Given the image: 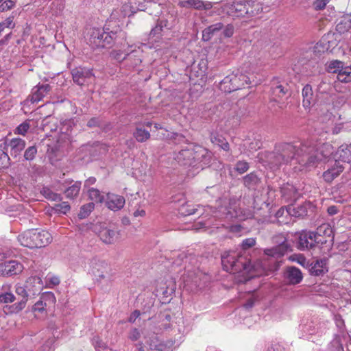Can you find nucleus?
I'll list each match as a JSON object with an SVG mask.
<instances>
[{
  "label": "nucleus",
  "instance_id": "obj_1",
  "mask_svg": "<svg viewBox=\"0 0 351 351\" xmlns=\"http://www.w3.org/2000/svg\"><path fill=\"white\" fill-rule=\"evenodd\" d=\"M319 158L309 142L282 143L276 145L274 150L268 155L271 168L279 169L282 165L298 164L295 171H310L317 166Z\"/></svg>",
  "mask_w": 351,
  "mask_h": 351
},
{
  "label": "nucleus",
  "instance_id": "obj_2",
  "mask_svg": "<svg viewBox=\"0 0 351 351\" xmlns=\"http://www.w3.org/2000/svg\"><path fill=\"white\" fill-rule=\"evenodd\" d=\"M272 241L276 245L264 250V265L268 270L274 271L278 270L282 264L280 259L291 250V245L283 234L274 237Z\"/></svg>",
  "mask_w": 351,
  "mask_h": 351
},
{
  "label": "nucleus",
  "instance_id": "obj_3",
  "mask_svg": "<svg viewBox=\"0 0 351 351\" xmlns=\"http://www.w3.org/2000/svg\"><path fill=\"white\" fill-rule=\"evenodd\" d=\"M210 158V154L204 148L190 145L176 154L174 158L181 166L203 169L204 166L208 163Z\"/></svg>",
  "mask_w": 351,
  "mask_h": 351
},
{
  "label": "nucleus",
  "instance_id": "obj_4",
  "mask_svg": "<svg viewBox=\"0 0 351 351\" xmlns=\"http://www.w3.org/2000/svg\"><path fill=\"white\" fill-rule=\"evenodd\" d=\"M118 36H123L124 33L121 30L107 32L104 29L93 27L88 33V44L93 49L110 48Z\"/></svg>",
  "mask_w": 351,
  "mask_h": 351
},
{
  "label": "nucleus",
  "instance_id": "obj_5",
  "mask_svg": "<svg viewBox=\"0 0 351 351\" xmlns=\"http://www.w3.org/2000/svg\"><path fill=\"white\" fill-rule=\"evenodd\" d=\"M17 239L22 245L29 248L45 247L52 241V237L48 231L38 229L25 231Z\"/></svg>",
  "mask_w": 351,
  "mask_h": 351
},
{
  "label": "nucleus",
  "instance_id": "obj_6",
  "mask_svg": "<svg viewBox=\"0 0 351 351\" xmlns=\"http://www.w3.org/2000/svg\"><path fill=\"white\" fill-rule=\"evenodd\" d=\"M223 269L231 274L250 270L251 264L246 257L239 255L235 252H226L221 255Z\"/></svg>",
  "mask_w": 351,
  "mask_h": 351
},
{
  "label": "nucleus",
  "instance_id": "obj_7",
  "mask_svg": "<svg viewBox=\"0 0 351 351\" xmlns=\"http://www.w3.org/2000/svg\"><path fill=\"white\" fill-rule=\"evenodd\" d=\"M109 267L106 262L97 258H93L90 261V272L101 281L109 276Z\"/></svg>",
  "mask_w": 351,
  "mask_h": 351
},
{
  "label": "nucleus",
  "instance_id": "obj_8",
  "mask_svg": "<svg viewBox=\"0 0 351 351\" xmlns=\"http://www.w3.org/2000/svg\"><path fill=\"white\" fill-rule=\"evenodd\" d=\"M315 234L313 231L302 230L298 233L296 247L298 250H311L315 247L314 243Z\"/></svg>",
  "mask_w": 351,
  "mask_h": 351
},
{
  "label": "nucleus",
  "instance_id": "obj_9",
  "mask_svg": "<svg viewBox=\"0 0 351 351\" xmlns=\"http://www.w3.org/2000/svg\"><path fill=\"white\" fill-rule=\"evenodd\" d=\"M14 289L17 295L16 300L18 301L12 306V312L17 313L25 307L27 302L29 298H30L27 293L29 290L28 289H25L24 286L21 284L16 285Z\"/></svg>",
  "mask_w": 351,
  "mask_h": 351
},
{
  "label": "nucleus",
  "instance_id": "obj_10",
  "mask_svg": "<svg viewBox=\"0 0 351 351\" xmlns=\"http://www.w3.org/2000/svg\"><path fill=\"white\" fill-rule=\"evenodd\" d=\"M23 269V265L17 261H9L0 263V275L3 276L19 274Z\"/></svg>",
  "mask_w": 351,
  "mask_h": 351
},
{
  "label": "nucleus",
  "instance_id": "obj_11",
  "mask_svg": "<svg viewBox=\"0 0 351 351\" xmlns=\"http://www.w3.org/2000/svg\"><path fill=\"white\" fill-rule=\"evenodd\" d=\"M178 6L183 8H193L197 10H209L213 8V3L202 0H184L178 2Z\"/></svg>",
  "mask_w": 351,
  "mask_h": 351
},
{
  "label": "nucleus",
  "instance_id": "obj_12",
  "mask_svg": "<svg viewBox=\"0 0 351 351\" xmlns=\"http://www.w3.org/2000/svg\"><path fill=\"white\" fill-rule=\"evenodd\" d=\"M269 204L267 203L265 197L254 196L253 202L254 215L257 217H267L269 214Z\"/></svg>",
  "mask_w": 351,
  "mask_h": 351
},
{
  "label": "nucleus",
  "instance_id": "obj_13",
  "mask_svg": "<svg viewBox=\"0 0 351 351\" xmlns=\"http://www.w3.org/2000/svg\"><path fill=\"white\" fill-rule=\"evenodd\" d=\"M119 232L113 226L101 227L98 232L100 239L106 244L113 243L118 238Z\"/></svg>",
  "mask_w": 351,
  "mask_h": 351
},
{
  "label": "nucleus",
  "instance_id": "obj_14",
  "mask_svg": "<svg viewBox=\"0 0 351 351\" xmlns=\"http://www.w3.org/2000/svg\"><path fill=\"white\" fill-rule=\"evenodd\" d=\"M3 144V149H6L7 147H10L11 156L16 158L25 147L26 143L25 140L21 138H13L10 141H5Z\"/></svg>",
  "mask_w": 351,
  "mask_h": 351
},
{
  "label": "nucleus",
  "instance_id": "obj_15",
  "mask_svg": "<svg viewBox=\"0 0 351 351\" xmlns=\"http://www.w3.org/2000/svg\"><path fill=\"white\" fill-rule=\"evenodd\" d=\"M51 90V87L49 84H38L32 89L31 94L29 95V99L32 103L38 102L42 100Z\"/></svg>",
  "mask_w": 351,
  "mask_h": 351
},
{
  "label": "nucleus",
  "instance_id": "obj_16",
  "mask_svg": "<svg viewBox=\"0 0 351 351\" xmlns=\"http://www.w3.org/2000/svg\"><path fill=\"white\" fill-rule=\"evenodd\" d=\"M284 277L289 285H295L299 284L303 279V275L300 269L295 266L286 267Z\"/></svg>",
  "mask_w": 351,
  "mask_h": 351
},
{
  "label": "nucleus",
  "instance_id": "obj_17",
  "mask_svg": "<svg viewBox=\"0 0 351 351\" xmlns=\"http://www.w3.org/2000/svg\"><path fill=\"white\" fill-rule=\"evenodd\" d=\"M71 74L73 82L80 86L84 85L86 80L93 75L92 70L82 67L73 69Z\"/></svg>",
  "mask_w": 351,
  "mask_h": 351
},
{
  "label": "nucleus",
  "instance_id": "obj_18",
  "mask_svg": "<svg viewBox=\"0 0 351 351\" xmlns=\"http://www.w3.org/2000/svg\"><path fill=\"white\" fill-rule=\"evenodd\" d=\"M55 302L56 298L53 293H44L40 296V300L33 306L32 311L34 312L43 313L45 311L47 304H54Z\"/></svg>",
  "mask_w": 351,
  "mask_h": 351
},
{
  "label": "nucleus",
  "instance_id": "obj_19",
  "mask_svg": "<svg viewBox=\"0 0 351 351\" xmlns=\"http://www.w3.org/2000/svg\"><path fill=\"white\" fill-rule=\"evenodd\" d=\"M328 260L326 258L316 260L312 262L308 266L309 267V273L311 276H322L328 272L327 267Z\"/></svg>",
  "mask_w": 351,
  "mask_h": 351
},
{
  "label": "nucleus",
  "instance_id": "obj_20",
  "mask_svg": "<svg viewBox=\"0 0 351 351\" xmlns=\"http://www.w3.org/2000/svg\"><path fill=\"white\" fill-rule=\"evenodd\" d=\"M230 79H231V83L232 86L228 88H226V90H239L244 87L245 84H247L248 83L249 77L237 71L236 73L233 72L230 75H228Z\"/></svg>",
  "mask_w": 351,
  "mask_h": 351
},
{
  "label": "nucleus",
  "instance_id": "obj_21",
  "mask_svg": "<svg viewBox=\"0 0 351 351\" xmlns=\"http://www.w3.org/2000/svg\"><path fill=\"white\" fill-rule=\"evenodd\" d=\"M106 204L107 207L112 210H121L125 204V199L123 196L108 193Z\"/></svg>",
  "mask_w": 351,
  "mask_h": 351
},
{
  "label": "nucleus",
  "instance_id": "obj_22",
  "mask_svg": "<svg viewBox=\"0 0 351 351\" xmlns=\"http://www.w3.org/2000/svg\"><path fill=\"white\" fill-rule=\"evenodd\" d=\"M280 193L286 202H295L299 197L297 189L289 183L284 184L280 188Z\"/></svg>",
  "mask_w": 351,
  "mask_h": 351
},
{
  "label": "nucleus",
  "instance_id": "obj_23",
  "mask_svg": "<svg viewBox=\"0 0 351 351\" xmlns=\"http://www.w3.org/2000/svg\"><path fill=\"white\" fill-rule=\"evenodd\" d=\"M230 206H221L219 213H221L220 215H216V217H219L221 218H225L227 220H231L234 218H237L239 216V210H238L236 208V203L234 204L230 203Z\"/></svg>",
  "mask_w": 351,
  "mask_h": 351
},
{
  "label": "nucleus",
  "instance_id": "obj_24",
  "mask_svg": "<svg viewBox=\"0 0 351 351\" xmlns=\"http://www.w3.org/2000/svg\"><path fill=\"white\" fill-rule=\"evenodd\" d=\"M343 170V167L336 160L335 165L323 173V178L326 182L330 183Z\"/></svg>",
  "mask_w": 351,
  "mask_h": 351
},
{
  "label": "nucleus",
  "instance_id": "obj_25",
  "mask_svg": "<svg viewBox=\"0 0 351 351\" xmlns=\"http://www.w3.org/2000/svg\"><path fill=\"white\" fill-rule=\"evenodd\" d=\"M223 28V24L220 22L207 27L202 31V40L209 41L213 36L217 34Z\"/></svg>",
  "mask_w": 351,
  "mask_h": 351
},
{
  "label": "nucleus",
  "instance_id": "obj_26",
  "mask_svg": "<svg viewBox=\"0 0 351 351\" xmlns=\"http://www.w3.org/2000/svg\"><path fill=\"white\" fill-rule=\"evenodd\" d=\"M246 4L247 1L234 3L230 8L229 14L235 18L246 17Z\"/></svg>",
  "mask_w": 351,
  "mask_h": 351
},
{
  "label": "nucleus",
  "instance_id": "obj_27",
  "mask_svg": "<svg viewBox=\"0 0 351 351\" xmlns=\"http://www.w3.org/2000/svg\"><path fill=\"white\" fill-rule=\"evenodd\" d=\"M41 280L36 277L29 278L25 282L23 285L25 289H29L27 292L30 298L39 293L40 286L36 287V285H40Z\"/></svg>",
  "mask_w": 351,
  "mask_h": 351
},
{
  "label": "nucleus",
  "instance_id": "obj_28",
  "mask_svg": "<svg viewBox=\"0 0 351 351\" xmlns=\"http://www.w3.org/2000/svg\"><path fill=\"white\" fill-rule=\"evenodd\" d=\"M314 234H318L319 237H326L329 239V242L332 245L334 240V232L331 226L328 223L321 224L316 229V231H313Z\"/></svg>",
  "mask_w": 351,
  "mask_h": 351
},
{
  "label": "nucleus",
  "instance_id": "obj_29",
  "mask_svg": "<svg viewBox=\"0 0 351 351\" xmlns=\"http://www.w3.org/2000/svg\"><path fill=\"white\" fill-rule=\"evenodd\" d=\"M246 6L247 18L255 16L263 10L262 5L255 1H247Z\"/></svg>",
  "mask_w": 351,
  "mask_h": 351
},
{
  "label": "nucleus",
  "instance_id": "obj_30",
  "mask_svg": "<svg viewBox=\"0 0 351 351\" xmlns=\"http://www.w3.org/2000/svg\"><path fill=\"white\" fill-rule=\"evenodd\" d=\"M243 182L249 189L256 190L261 184V179L254 173H250L243 178Z\"/></svg>",
  "mask_w": 351,
  "mask_h": 351
},
{
  "label": "nucleus",
  "instance_id": "obj_31",
  "mask_svg": "<svg viewBox=\"0 0 351 351\" xmlns=\"http://www.w3.org/2000/svg\"><path fill=\"white\" fill-rule=\"evenodd\" d=\"M337 158L345 162L350 163L351 162V146L349 145H341L337 149L336 153Z\"/></svg>",
  "mask_w": 351,
  "mask_h": 351
},
{
  "label": "nucleus",
  "instance_id": "obj_32",
  "mask_svg": "<svg viewBox=\"0 0 351 351\" xmlns=\"http://www.w3.org/2000/svg\"><path fill=\"white\" fill-rule=\"evenodd\" d=\"M303 105L308 107L314 101L313 92L311 85L306 84L302 89Z\"/></svg>",
  "mask_w": 351,
  "mask_h": 351
},
{
  "label": "nucleus",
  "instance_id": "obj_33",
  "mask_svg": "<svg viewBox=\"0 0 351 351\" xmlns=\"http://www.w3.org/2000/svg\"><path fill=\"white\" fill-rule=\"evenodd\" d=\"M315 149V154H317V157L319 158V160L317 161L319 162V160H322L323 158L326 159L332 154L333 152V147L330 144H324L321 149L319 152L315 149V146L312 145L311 143H309ZM318 163H317V165Z\"/></svg>",
  "mask_w": 351,
  "mask_h": 351
},
{
  "label": "nucleus",
  "instance_id": "obj_34",
  "mask_svg": "<svg viewBox=\"0 0 351 351\" xmlns=\"http://www.w3.org/2000/svg\"><path fill=\"white\" fill-rule=\"evenodd\" d=\"M168 21L167 20H158L156 26L152 29L149 37L152 38H158L162 31L164 27L167 25Z\"/></svg>",
  "mask_w": 351,
  "mask_h": 351
},
{
  "label": "nucleus",
  "instance_id": "obj_35",
  "mask_svg": "<svg viewBox=\"0 0 351 351\" xmlns=\"http://www.w3.org/2000/svg\"><path fill=\"white\" fill-rule=\"evenodd\" d=\"M145 343L149 347V350H154L160 340L156 332H147L144 336Z\"/></svg>",
  "mask_w": 351,
  "mask_h": 351
},
{
  "label": "nucleus",
  "instance_id": "obj_36",
  "mask_svg": "<svg viewBox=\"0 0 351 351\" xmlns=\"http://www.w3.org/2000/svg\"><path fill=\"white\" fill-rule=\"evenodd\" d=\"M134 137L138 142L143 143L150 138V133L141 128H136L133 133Z\"/></svg>",
  "mask_w": 351,
  "mask_h": 351
},
{
  "label": "nucleus",
  "instance_id": "obj_37",
  "mask_svg": "<svg viewBox=\"0 0 351 351\" xmlns=\"http://www.w3.org/2000/svg\"><path fill=\"white\" fill-rule=\"evenodd\" d=\"M81 188V182H75L72 186L64 191V194L67 198L73 199L77 197Z\"/></svg>",
  "mask_w": 351,
  "mask_h": 351
},
{
  "label": "nucleus",
  "instance_id": "obj_38",
  "mask_svg": "<svg viewBox=\"0 0 351 351\" xmlns=\"http://www.w3.org/2000/svg\"><path fill=\"white\" fill-rule=\"evenodd\" d=\"M343 62L337 60H332L327 64V71L330 73H339L344 71Z\"/></svg>",
  "mask_w": 351,
  "mask_h": 351
},
{
  "label": "nucleus",
  "instance_id": "obj_39",
  "mask_svg": "<svg viewBox=\"0 0 351 351\" xmlns=\"http://www.w3.org/2000/svg\"><path fill=\"white\" fill-rule=\"evenodd\" d=\"M289 216L295 217H304L307 215V209L304 206H298V207H293L289 206Z\"/></svg>",
  "mask_w": 351,
  "mask_h": 351
},
{
  "label": "nucleus",
  "instance_id": "obj_40",
  "mask_svg": "<svg viewBox=\"0 0 351 351\" xmlns=\"http://www.w3.org/2000/svg\"><path fill=\"white\" fill-rule=\"evenodd\" d=\"M40 193L46 198L52 201H61L62 197L60 194L53 192L48 187H43L40 190Z\"/></svg>",
  "mask_w": 351,
  "mask_h": 351
},
{
  "label": "nucleus",
  "instance_id": "obj_41",
  "mask_svg": "<svg viewBox=\"0 0 351 351\" xmlns=\"http://www.w3.org/2000/svg\"><path fill=\"white\" fill-rule=\"evenodd\" d=\"M88 193L89 198L96 203H101L104 199V195L97 189L91 188L88 189Z\"/></svg>",
  "mask_w": 351,
  "mask_h": 351
},
{
  "label": "nucleus",
  "instance_id": "obj_42",
  "mask_svg": "<svg viewBox=\"0 0 351 351\" xmlns=\"http://www.w3.org/2000/svg\"><path fill=\"white\" fill-rule=\"evenodd\" d=\"M94 206L95 205L93 202L83 205L80 208V213H78V217L80 219L87 217L93 210Z\"/></svg>",
  "mask_w": 351,
  "mask_h": 351
},
{
  "label": "nucleus",
  "instance_id": "obj_43",
  "mask_svg": "<svg viewBox=\"0 0 351 351\" xmlns=\"http://www.w3.org/2000/svg\"><path fill=\"white\" fill-rule=\"evenodd\" d=\"M53 208L56 213L66 214L70 210L71 206L68 202H62L55 204Z\"/></svg>",
  "mask_w": 351,
  "mask_h": 351
},
{
  "label": "nucleus",
  "instance_id": "obj_44",
  "mask_svg": "<svg viewBox=\"0 0 351 351\" xmlns=\"http://www.w3.org/2000/svg\"><path fill=\"white\" fill-rule=\"evenodd\" d=\"M16 300V297L12 293L5 291L0 293V303H12Z\"/></svg>",
  "mask_w": 351,
  "mask_h": 351
},
{
  "label": "nucleus",
  "instance_id": "obj_45",
  "mask_svg": "<svg viewBox=\"0 0 351 351\" xmlns=\"http://www.w3.org/2000/svg\"><path fill=\"white\" fill-rule=\"evenodd\" d=\"M37 154V147L35 145L27 147L24 152V158L26 160H33Z\"/></svg>",
  "mask_w": 351,
  "mask_h": 351
},
{
  "label": "nucleus",
  "instance_id": "obj_46",
  "mask_svg": "<svg viewBox=\"0 0 351 351\" xmlns=\"http://www.w3.org/2000/svg\"><path fill=\"white\" fill-rule=\"evenodd\" d=\"M10 158L7 152L0 149V167L3 169L8 168L10 165Z\"/></svg>",
  "mask_w": 351,
  "mask_h": 351
},
{
  "label": "nucleus",
  "instance_id": "obj_47",
  "mask_svg": "<svg viewBox=\"0 0 351 351\" xmlns=\"http://www.w3.org/2000/svg\"><path fill=\"white\" fill-rule=\"evenodd\" d=\"M232 86L231 79H230L229 76L227 75L220 82L219 87L221 90L225 93H231L234 91V90H226V88H228V87L230 88Z\"/></svg>",
  "mask_w": 351,
  "mask_h": 351
},
{
  "label": "nucleus",
  "instance_id": "obj_48",
  "mask_svg": "<svg viewBox=\"0 0 351 351\" xmlns=\"http://www.w3.org/2000/svg\"><path fill=\"white\" fill-rule=\"evenodd\" d=\"M288 92V88L287 87L283 86L282 85H277L275 87L272 88V94L278 97L279 98L285 96Z\"/></svg>",
  "mask_w": 351,
  "mask_h": 351
},
{
  "label": "nucleus",
  "instance_id": "obj_49",
  "mask_svg": "<svg viewBox=\"0 0 351 351\" xmlns=\"http://www.w3.org/2000/svg\"><path fill=\"white\" fill-rule=\"evenodd\" d=\"M14 16H10L8 17L3 22L0 23V34L5 30V28L12 29L14 27L15 24L13 21Z\"/></svg>",
  "mask_w": 351,
  "mask_h": 351
},
{
  "label": "nucleus",
  "instance_id": "obj_50",
  "mask_svg": "<svg viewBox=\"0 0 351 351\" xmlns=\"http://www.w3.org/2000/svg\"><path fill=\"white\" fill-rule=\"evenodd\" d=\"M351 73V68L347 66L345 67L344 71H339L337 75V78L339 81L343 82H348L350 81V74Z\"/></svg>",
  "mask_w": 351,
  "mask_h": 351
},
{
  "label": "nucleus",
  "instance_id": "obj_51",
  "mask_svg": "<svg viewBox=\"0 0 351 351\" xmlns=\"http://www.w3.org/2000/svg\"><path fill=\"white\" fill-rule=\"evenodd\" d=\"M248 169L249 165L244 160L238 161L235 165V170L241 174L246 172Z\"/></svg>",
  "mask_w": 351,
  "mask_h": 351
},
{
  "label": "nucleus",
  "instance_id": "obj_52",
  "mask_svg": "<svg viewBox=\"0 0 351 351\" xmlns=\"http://www.w3.org/2000/svg\"><path fill=\"white\" fill-rule=\"evenodd\" d=\"M186 273L184 274V281L185 282H197L196 278H197V273L195 270H190L186 269Z\"/></svg>",
  "mask_w": 351,
  "mask_h": 351
},
{
  "label": "nucleus",
  "instance_id": "obj_53",
  "mask_svg": "<svg viewBox=\"0 0 351 351\" xmlns=\"http://www.w3.org/2000/svg\"><path fill=\"white\" fill-rule=\"evenodd\" d=\"M173 345L172 341H167V342H161L159 341V343L156 345L155 349L154 350L157 351H169L171 347Z\"/></svg>",
  "mask_w": 351,
  "mask_h": 351
},
{
  "label": "nucleus",
  "instance_id": "obj_54",
  "mask_svg": "<svg viewBox=\"0 0 351 351\" xmlns=\"http://www.w3.org/2000/svg\"><path fill=\"white\" fill-rule=\"evenodd\" d=\"M317 88L320 93L324 94L329 93L332 90V87L330 83L322 81L318 85Z\"/></svg>",
  "mask_w": 351,
  "mask_h": 351
},
{
  "label": "nucleus",
  "instance_id": "obj_55",
  "mask_svg": "<svg viewBox=\"0 0 351 351\" xmlns=\"http://www.w3.org/2000/svg\"><path fill=\"white\" fill-rule=\"evenodd\" d=\"M15 1L12 0H6L0 4V11L5 12L11 10L15 6Z\"/></svg>",
  "mask_w": 351,
  "mask_h": 351
},
{
  "label": "nucleus",
  "instance_id": "obj_56",
  "mask_svg": "<svg viewBox=\"0 0 351 351\" xmlns=\"http://www.w3.org/2000/svg\"><path fill=\"white\" fill-rule=\"evenodd\" d=\"M289 206H288L287 208L281 207L276 212L275 216L279 220L280 223H284L285 221L283 220L280 221V219L282 218L284 216H288L289 215Z\"/></svg>",
  "mask_w": 351,
  "mask_h": 351
},
{
  "label": "nucleus",
  "instance_id": "obj_57",
  "mask_svg": "<svg viewBox=\"0 0 351 351\" xmlns=\"http://www.w3.org/2000/svg\"><path fill=\"white\" fill-rule=\"evenodd\" d=\"M234 32V27L232 24H228L225 27L223 26V30L222 34L225 38H230L233 36Z\"/></svg>",
  "mask_w": 351,
  "mask_h": 351
},
{
  "label": "nucleus",
  "instance_id": "obj_58",
  "mask_svg": "<svg viewBox=\"0 0 351 351\" xmlns=\"http://www.w3.org/2000/svg\"><path fill=\"white\" fill-rule=\"evenodd\" d=\"M29 129V124L27 122H23L20 124L16 128L15 133L19 134L25 135L27 130Z\"/></svg>",
  "mask_w": 351,
  "mask_h": 351
},
{
  "label": "nucleus",
  "instance_id": "obj_59",
  "mask_svg": "<svg viewBox=\"0 0 351 351\" xmlns=\"http://www.w3.org/2000/svg\"><path fill=\"white\" fill-rule=\"evenodd\" d=\"M330 0H316L314 6L316 10H322L324 9Z\"/></svg>",
  "mask_w": 351,
  "mask_h": 351
},
{
  "label": "nucleus",
  "instance_id": "obj_60",
  "mask_svg": "<svg viewBox=\"0 0 351 351\" xmlns=\"http://www.w3.org/2000/svg\"><path fill=\"white\" fill-rule=\"evenodd\" d=\"M314 243H315V246L317 245H324L326 244L328 241H329V239L326 237L322 236L319 237L318 234H315Z\"/></svg>",
  "mask_w": 351,
  "mask_h": 351
},
{
  "label": "nucleus",
  "instance_id": "obj_61",
  "mask_svg": "<svg viewBox=\"0 0 351 351\" xmlns=\"http://www.w3.org/2000/svg\"><path fill=\"white\" fill-rule=\"evenodd\" d=\"M101 122L98 117H93L87 122V126L92 128L95 127H100Z\"/></svg>",
  "mask_w": 351,
  "mask_h": 351
},
{
  "label": "nucleus",
  "instance_id": "obj_62",
  "mask_svg": "<svg viewBox=\"0 0 351 351\" xmlns=\"http://www.w3.org/2000/svg\"><path fill=\"white\" fill-rule=\"evenodd\" d=\"M256 244V241L253 238H248L243 241L242 247L243 249L246 250L250 247H253Z\"/></svg>",
  "mask_w": 351,
  "mask_h": 351
},
{
  "label": "nucleus",
  "instance_id": "obj_63",
  "mask_svg": "<svg viewBox=\"0 0 351 351\" xmlns=\"http://www.w3.org/2000/svg\"><path fill=\"white\" fill-rule=\"evenodd\" d=\"M336 28H337V30L339 33H344L345 32L348 31V28H350L348 27V21H345V22H341V23H338L337 25Z\"/></svg>",
  "mask_w": 351,
  "mask_h": 351
},
{
  "label": "nucleus",
  "instance_id": "obj_64",
  "mask_svg": "<svg viewBox=\"0 0 351 351\" xmlns=\"http://www.w3.org/2000/svg\"><path fill=\"white\" fill-rule=\"evenodd\" d=\"M141 337V334L138 329L133 328L129 335V339L132 341H136L138 340Z\"/></svg>",
  "mask_w": 351,
  "mask_h": 351
}]
</instances>
